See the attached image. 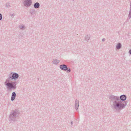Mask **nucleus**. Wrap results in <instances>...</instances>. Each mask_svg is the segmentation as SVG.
<instances>
[{"mask_svg": "<svg viewBox=\"0 0 131 131\" xmlns=\"http://www.w3.org/2000/svg\"><path fill=\"white\" fill-rule=\"evenodd\" d=\"M102 41H104L105 40V38H103L102 39Z\"/></svg>", "mask_w": 131, "mask_h": 131, "instance_id": "obj_15", "label": "nucleus"}, {"mask_svg": "<svg viewBox=\"0 0 131 131\" xmlns=\"http://www.w3.org/2000/svg\"><path fill=\"white\" fill-rule=\"evenodd\" d=\"M73 1H74L75 0H72Z\"/></svg>", "mask_w": 131, "mask_h": 131, "instance_id": "obj_18", "label": "nucleus"}, {"mask_svg": "<svg viewBox=\"0 0 131 131\" xmlns=\"http://www.w3.org/2000/svg\"><path fill=\"white\" fill-rule=\"evenodd\" d=\"M31 3L30 0H28L25 2V4L26 6H29L31 4Z\"/></svg>", "mask_w": 131, "mask_h": 131, "instance_id": "obj_4", "label": "nucleus"}, {"mask_svg": "<svg viewBox=\"0 0 131 131\" xmlns=\"http://www.w3.org/2000/svg\"><path fill=\"white\" fill-rule=\"evenodd\" d=\"M79 101L76 99L75 101V110H77L79 106Z\"/></svg>", "mask_w": 131, "mask_h": 131, "instance_id": "obj_2", "label": "nucleus"}, {"mask_svg": "<svg viewBox=\"0 0 131 131\" xmlns=\"http://www.w3.org/2000/svg\"><path fill=\"white\" fill-rule=\"evenodd\" d=\"M39 6V4L38 3H36L34 5V7L36 8H38Z\"/></svg>", "mask_w": 131, "mask_h": 131, "instance_id": "obj_11", "label": "nucleus"}, {"mask_svg": "<svg viewBox=\"0 0 131 131\" xmlns=\"http://www.w3.org/2000/svg\"><path fill=\"white\" fill-rule=\"evenodd\" d=\"M71 125H73V123L72 121H71Z\"/></svg>", "mask_w": 131, "mask_h": 131, "instance_id": "obj_17", "label": "nucleus"}, {"mask_svg": "<svg viewBox=\"0 0 131 131\" xmlns=\"http://www.w3.org/2000/svg\"><path fill=\"white\" fill-rule=\"evenodd\" d=\"M13 78L15 79H17L18 77V74L16 73L14 74L12 76Z\"/></svg>", "mask_w": 131, "mask_h": 131, "instance_id": "obj_7", "label": "nucleus"}, {"mask_svg": "<svg viewBox=\"0 0 131 131\" xmlns=\"http://www.w3.org/2000/svg\"><path fill=\"white\" fill-rule=\"evenodd\" d=\"M130 9L129 12V13L128 15V17L129 19L131 18V4L130 5Z\"/></svg>", "mask_w": 131, "mask_h": 131, "instance_id": "obj_9", "label": "nucleus"}, {"mask_svg": "<svg viewBox=\"0 0 131 131\" xmlns=\"http://www.w3.org/2000/svg\"><path fill=\"white\" fill-rule=\"evenodd\" d=\"M129 53L131 55V49L129 50Z\"/></svg>", "mask_w": 131, "mask_h": 131, "instance_id": "obj_16", "label": "nucleus"}, {"mask_svg": "<svg viewBox=\"0 0 131 131\" xmlns=\"http://www.w3.org/2000/svg\"><path fill=\"white\" fill-rule=\"evenodd\" d=\"M71 71V70L70 68L67 67L66 65V72L67 73H69Z\"/></svg>", "mask_w": 131, "mask_h": 131, "instance_id": "obj_12", "label": "nucleus"}, {"mask_svg": "<svg viewBox=\"0 0 131 131\" xmlns=\"http://www.w3.org/2000/svg\"><path fill=\"white\" fill-rule=\"evenodd\" d=\"M60 68L62 70H66V66L65 65H60Z\"/></svg>", "mask_w": 131, "mask_h": 131, "instance_id": "obj_10", "label": "nucleus"}, {"mask_svg": "<svg viewBox=\"0 0 131 131\" xmlns=\"http://www.w3.org/2000/svg\"><path fill=\"white\" fill-rule=\"evenodd\" d=\"M16 95L15 93V92H13L12 93L11 97V100L12 101H13L14 100Z\"/></svg>", "mask_w": 131, "mask_h": 131, "instance_id": "obj_6", "label": "nucleus"}, {"mask_svg": "<svg viewBox=\"0 0 131 131\" xmlns=\"http://www.w3.org/2000/svg\"><path fill=\"white\" fill-rule=\"evenodd\" d=\"M6 85L10 88L15 89V86H14L12 84L10 83H7L6 84Z\"/></svg>", "mask_w": 131, "mask_h": 131, "instance_id": "obj_3", "label": "nucleus"}, {"mask_svg": "<svg viewBox=\"0 0 131 131\" xmlns=\"http://www.w3.org/2000/svg\"><path fill=\"white\" fill-rule=\"evenodd\" d=\"M109 98L110 102L112 103L113 108L117 111L121 110L124 108L128 102L127 101H125L127 96L124 94L121 95L119 97L111 95L109 96Z\"/></svg>", "mask_w": 131, "mask_h": 131, "instance_id": "obj_1", "label": "nucleus"}, {"mask_svg": "<svg viewBox=\"0 0 131 131\" xmlns=\"http://www.w3.org/2000/svg\"><path fill=\"white\" fill-rule=\"evenodd\" d=\"M90 34H88L86 35L85 38V40L88 41L90 38Z\"/></svg>", "mask_w": 131, "mask_h": 131, "instance_id": "obj_5", "label": "nucleus"}, {"mask_svg": "<svg viewBox=\"0 0 131 131\" xmlns=\"http://www.w3.org/2000/svg\"><path fill=\"white\" fill-rule=\"evenodd\" d=\"M122 45L121 43H118L116 46V48L117 49H119L121 48Z\"/></svg>", "mask_w": 131, "mask_h": 131, "instance_id": "obj_8", "label": "nucleus"}, {"mask_svg": "<svg viewBox=\"0 0 131 131\" xmlns=\"http://www.w3.org/2000/svg\"><path fill=\"white\" fill-rule=\"evenodd\" d=\"M59 62V61L58 60H55L54 61V63L55 64H57Z\"/></svg>", "mask_w": 131, "mask_h": 131, "instance_id": "obj_13", "label": "nucleus"}, {"mask_svg": "<svg viewBox=\"0 0 131 131\" xmlns=\"http://www.w3.org/2000/svg\"><path fill=\"white\" fill-rule=\"evenodd\" d=\"M2 18V15L0 14V20H1Z\"/></svg>", "mask_w": 131, "mask_h": 131, "instance_id": "obj_14", "label": "nucleus"}]
</instances>
